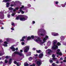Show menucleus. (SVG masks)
<instances>
[{
    "label": "nucleus",
    "mask_w": 66,
    "mask_h": 66,
    "mask_svg": "<svg viewBox=\"0 0 66 66\" xmlns=\"http://www.w3.org/2000/svg\"><path fill=\"white\" fill-rule=\"evenodd\" d=\"M51 53H52L51 50L50 49H48L46 51V53L47 54H50Z\"/></svg>",
    "instance_id": "obj_8"
},
{
    "label": "nucleus",
    "mask_w": 66,
    "mask_h": 66,
    "mask_svg": "<svg viewBox=\"0 0 66 66\" xmlns=\"http://www.w3.org/2000/svg\"><path fill=\"white\" fill-rule=\"evenodd\" d=\"M4 28L3 27H2L1 28V29H3Z\"/></svg>",
    "instance_id": "obj_58"
},
{
    "label": "nucleus",
    "mask_w": 66,
    "mask_h": 66,
    "mask_svg": "<svg viewBox=\"0 0 66 66\" xmlns=\"http://www.w3.org/2000/svg\"><path fill=\"white\" fill-rule=\"evenodd\" d=\"M24 66H28L29 64L27 63V62H26L24 64Z\"/></svg>",
    "instance_id": "obj_22"
},
{
    "label": "nucleus",
    "mask_w": 66,
    "mask_h": 66,
    "mask_svg": "<svg viewBox=\"0 0 66 66\" xmlns=\"http://www.w3.org/2000/svg\"><path fill=\"white\" fill-rule=\"evenodd\" d=\"M36 52H37V53H39L40 52H41V51H40V50H39V51H38L37 50Z\"/></svg>",
    "instance_id": "obj_26"
},
{
    "label": "nucleus",
    "mask_w": 66,
    "mask_h": 66,
    "mask_svg": "<svg viewBox=\"0 0 66 66\" xmlns=\"http://www.w3.org/2000/svg\"><path fill=\"white\" fill-rule=\"evenodd\" d=\"M24 18H21L20 16H19L16 18V20H18V19H19L20 20H21V21H25L27 19V18H28V16H27L24 15Z\"/></svg>",
    "instance_id": "obj_2"
},
{
    "label": "nucleus",
    "mask_w": 66,
    "mask_h": 66,
    "mask_svg": "<svg viewBox=\"0 0 66 66\" xmlns=\"http://www.w3.org/2000/svg\"><path fill=\"white\" fill-rule=\"evenodd\" d=\"M60 38L61 40H63L65 39V37L63 36H61L60 37Z\"/></svg>",
    "instance_id": "obj_19"
},
{
    "label": "nucleus",
    "mask_w": 66,
    "mask_h": 66,
    "mask_svg": "<svg viewBox=\"0 0 66 66\" xmlns=\"http://www.w3.org/2000/svg\"><path fill=\"white\" fill-rule=\"evenodd\" d=\"M14 5H15V4H14V5L13 4H11L10 6H13Z\"/></svg>",
    "instance_id": "obj_39"
},
{
    "label": "nucleus",
    "mask_w": 66,
    "mask_h": 66,
    "mask_svg": "<svg viewBox=\"0 0 66 66\" xmlns=\"http://www.w3.org/2000/svg\"><path fill=\"white\" fill-rule=\"evenodd\" d=\"M21 44L22 45H23L24 44V42H21Z\"/></svg>",
    "instance_id": "obj_38"
},
{
    "label": "nucleus",
    "mask_w": 66,
    "mask_h": 66,
    "mask_svg": "<svg viewBox=\"0 0 66 66\" xmlns=\"http://www.w3.org/2000/svg\"><path fill=\"white\" fill-rule=\"evenodd\" d=\"M30 49V46H26L24 48L23 51L24 52H27Z\"/></svg>",
    "instance_id": "obj_5"
},
{
    "label": "nucleus",
    "mask_w": 66,
    "mask_h": 66,
    "mask_svg": "<svg viewBox=\"0 0 66 66\" xmlns=\"http://www.w3.org/2000/svg\"><path fill=\"white\" fill-rule=\"evenodd\" d=\"M18 13H20V12H18Z\"/></svg>",
    "instance_id": "obj_59"
},
{
    "label": "nucleus",
    "mask_w": 66,
    "mask_h": 66,
    "mask_svg": "<svg viewBox=\"0 0 66 66\" xmlns=\"http://www.w3.org/2000/svg\"><path fill=\"white\" fill-rule=\"evenodd\" d=\"M28 6H29V7H31V5H30V4H28Z\"/></svg>",
    "instance_id": "obj_37"
},
{
    "label": "nucleus",
    "mask_w": 66,
    "mask_h": 66,
    "mask_svg": "<svg viewBox=\"0 0 66 66\" xmlns=\"http://www.w3.org/2000/svg\"><path fill=\"white\" fill-rule=\"evenodd\" d=\"M25 38H26V37H22V39L20 40L21 41V42H23V41H24V39Z\"/></svg>",
    "instance_id": "obj_20"
},
{
    "label": "nucleus",
    "mask_w": 66,
    "mask_h": 66,
    "mask_svg": "<svg viewBox=\"0 0 66 66\" xmlns=\"http://www.w3.org/2000/svg\"><path fill=\"white\" fill-rule=\"evenodd\" d=\"M23 7H24V6H22V7L20 8L19 10L20 12H21L22 14H24V12L22 11V10H21V9H23Z\"/></svg>",
    "instance_id": "obj_10"
},
{
    "label": "nucleus",
    "mask_w": 66,
    "mask_h": 66,
    "mask_svg": "<svg viewBox=\"0 0 66 66\" xmlns=\"http://www.w3.org/2000/svg\"><path fill=\"white\" fill-rule=\"evenodd\" d=\"M9 10H13V8H12V7H10L9 8Z\"/></svg>",
    "instance_id": "obj_27"
},
{
    "label": "nucleus",
    "mask_w": 66,
    "mask_h": 66,
    "mask_svg": "<svg viewBox=\"0 0 66 66\" xmlns=\"http://www.w3.org/2000/svg\"><path fill=\"white\" fill-rule=\"evenodd\" d=\"M2 24H4V23H1Z\"/></svg>",
    "instance_id": "obj_60"
},
{
    "label": "nucleus",
    "mask_w": 66,
    "mask_h": 66,
    "mask_svg": "<svg viewBox=\"0 0 66 66\" xmlns=\"http://www.w3.org/2000/svg\"><path fill=\"white\" fill-rule=\"evenodd\" d=\"M60 51V50L59 49H58L57 50V52H59Z\"/></svg>",
    "instance_id": "obj_49"
},
{
    "label": "nucleus",
    "mask_w": 66,
    "mask_h": 66,
    "mask_svg": "<svg viewBox=\"0 0 66 66\" xmlns=\"http://www.w3.org/2000/svg\"><path fill=\"white\" fill-rule=\"evenodd\" d=\"M49 61H50V63H53V61H52V60H50Z\"/></svg>",
    "instance_id": "obj_34"
},
{
    "label": "nucleus",
    "mask_w": 66,
    "mask_h": 66,
    "mask_svg": "<svg viewBox=\"0 0 66 66\" xmlns=\"http://www.w3.org/2000/svg\"><path fill=\"white\" fill-rule=\"evenodd\" d=\"M33 50H35V48H33Z\"/></svg>",
    "instance_id": "obj_56"
},
{
    "label": "nucleus",
    "mask_w": 66,
    "mask_h": 66,
    "mask_svg": "<svg viewBox=\"0 0 66 66\" xmlns=\"http://www.w3.org/2000/svg\"><path fill=\"white\" fill-rule=\"evenodd\" d=\"M32 60V57H30L29 58V61H31Z\"/></svg>",
    "instance_id": "obj_28"
},
{
    "label": "nucleus",
    "mask_w": 66,
    "mask_h": 66,
    "mask_svg": "<svg viewBox=\"0 0 66 66\" xmlns=\"http://www.w3.org/2000/svg\"><path fill=\"white\" fill-rule=\"evenodd\" d=\"M65 5H63V6H62V7H65Z\"/></svg>",
    "instance_id": "obj_54"
},
{
    "label": "nucleus",
    "mask_w": 66,
    "mask_h": 66,
    "mask_svg": "<svg viewBox=\"0 0 66 66\" xmlns=\"http://www.w3.org/2000/svg\"><path fill=\"white\" fill-rule=\"evenodd\" d=\"M9 1V0H3V2H6Z\"/></svg>",
    "instance_id": "obj_25"
},
{
    "label": "nucleus",
    "mask_w": 66,
    "mask_h": 66,
    "mask_svg": "<svg viewBox=\"0 0 66 66\" xmlns=\"http://www.w3.org/2000/svg\"><path fill=\"white\" fill-rule=\"evenodd\" d=\"M34 55L36 57H37V56H38V54H35Z\"/></svg>",
    "instance_id": "obj_32"
},
{
    "label": "nucleus",
    "mask_w": 66,
    "mask_h": 66,
    "mask_svg": "<svg viewBox=\"0 0 66 66\" xmlns=\"http://www.w3.org/2000/svg\"><path fill=\"white\" fill-rule=\"evenodd\" d=\"M7 62H8V61H7V60H5V63H7Z\"/></svg>",
    "instance_id": "obj_36"
},
{
    "label": "nucleus",
    "mask_w": 66,
    "mask_h": 66,
    "mask_svg": "<svg viewBox=\"0 0 66 66\" xmlns=\"http://www.w3.org/2000/svg\"><path fill=\"white\" fill-rule=\"evenodd\" d=\"M41 60H39L38 61H37V64L38 66H40L41 65Z\"/></svg>",
    "instance_id": "obj_9"
},
{
    "label": "nucleus",
    "mask_w": 66,
    "mask_h": 66,
    "mask_svg": "<svg viewBox=\"0 0 66 66\" xmlns=\"http://www.w3.org/2000/svg\"><path fill=\"white\" fill-rule=\"evenodd\" d=\"M43 34L42 33L40 34V35L41 36H44V34L46 33V30H44L43 31Z\"/></svg>",
    "instance_id": "obj_15"
},
{
    "label": "nucleus",
    "mask_w": 66,
    "mask_h": 66,
    "mask_svg": "<svg viewBox=\"0 0 66 66\" xmlns=\"http://www.w3.org/2000/svg\"><path fill=\"white\" fill-rule=\"evenodd\" d=\"M5 58H6V59H8V58H9V57L7 56H6L5 57Z\"/></svg>",
    "instance_id": "obj_46"
},
{
    "label": "nucleus",
    "mask_w": 66,
    "mask_h": 66,
    "mask_svg": "<svg viewBox=\"0 0 66 66\" xmlns=\"http://www.w3.org/2000/svg\"><path fill=\"white\" fill-rule=\"evenodd\" d=\"M18 2H19V1H16L15 2V3H18Z\"/></svg>",
    "instance_id": "obj_50"
},
{
    "label": "nucleus",
    "mask_w": 66,
    "mask_h": 66,
    "mask_svg": "<svg viewBox=\"0 0 66 66\" xmlns=\"http://www.w3.org/2000/svg\"><path fill=\"white\" fill-rule=\"evenodd\" d=\"M51 42L49 41L48 42L47 44V45H48L49 44L50 45V44H51Z\"/></svg>",
    "instance_id": "obj_33"
},
{
    "label": "nucleus",
    "mask_w": 66,
    "mask_h": 66,
    "mask_svg": "<svg viewBox=\"0 0 66 66\" xmlns=\"http://www.w3.org/2000/svg\"><path fill=\"white\" fill-rule=\"evenodd\" d=\"M41 31H42V29H39L38 31V34H39V33H40V32H41Z\"/></svg>",
    "instance_id": "obj_23"
},
{
    "label": "nucleus",
    "mask_w": 66,
    "mask_h": 66,
    "mask_svg": "<svg viewBox=\"0 0 66 66\" xmlns=\"http://www.w3.org/2000/svg\"><path fill=\"white\" fill-rule=\"evenodd\" d=\"M18 9H19V8L17 7L15 9L13 10V11L12 12V14H11V16H14L15 15V12L16 10H18Z\"/></svg>",
    "instance_id": "obj_7"
},
{
    "label": "nucleus",
    "mask_w": 66,
    "mask_h": 66,
    "mask_svg": "<svg viewBox=\"0 0 66 66\" xmlns=\"http://www.w3.org/2000/svg\"><path fill=\"white\" fill-rule=\"evenodd\" d=\"M25 13H27L28 12V10H26L25 11Z\"/></svg>",
    "instance_id": "obj_53"
},
{
    "label": "nucleus",
    "mask_w": 66,
    "mask_h": 66,
    "mask_svg": "<svg viewBox=\"0 0 66 66\" xmlns=\"http://www.w3.org/2000/svg\"><path fill=\"white\" fill-rule=\"evenodd\" d=\"M58 3H59V2H58L56 1V2H55V4H58Z\"/></svg>",
    "instance_id": "obj_41"
},
{
    "label": "nucleus",
    "mask_w": 66,
    "mask_h": 66,
    "mask_svg": "<svg viewBox=\"0 0 66 66\" xmlns=\"http://www.w3.org/2000/svg\"><path fill=\"white\" fill-rule=\"evenodd\" d=\"M20 52H23V51H22V50H20Z\"/></svg>",
    "instance_id": "obj_47"
},
{
    "label": "nucleus",
    "mask_w": 66,
    "mask_h": 66,
    "mask_svg": "<svg viewBox=\"0 0 66 66\" xmlns=\"http://www.w3.org/2000/svg\"><path fill=\"white\" fill-rule=\"evenodd\" d=\"M56 63H57V64H59V62L58 61H57Z\"/></svg>",
    "instance_id": "obj_55"
},
{
    "label": "nucleus",
    "mask_w": 66,
    "mask_h": 66,
    "mask_svg": "<svg viewBox=\"0 0 66 66\" xmlns=\"http://www.w3.org/2000/svg\"><path fill=\"white\" fill-rule=\"evenodd\" d=\"M60 60H63V58H60Z\"/></svg>",
    "instance_id": "obj_57"
},
{
    "label": "nucleus",
    "mask_w": 66,
    "mask_h": 66,
    "mask_svg": "<svg viewBox=\"0 0 66 66\" xmlns=\"http://www.w3.org/2000/svg\"><path fill=\"white\" fill-rule=\"evenodd\" d=\"M57 40H54L52 42L53 46L52 47V49L55 50L56 49H57L58 48L57 46L56 45V44L57 42Z\"/></svg>",
    "instance_id": "obj_3"
},
{
    "label": "nucleus",
    "mask_w": 66,
    "mask_h": 66,
    "mask_svg": "<svg viewBox=\"0 0 66 66\" xmlns=\"http://www.w3.org/2000/svg\"><path fill=\"white\" fill-rule=\"evenodd\" d=\"M52 65L53 66H55V64L54 63H53L52 64Z\"/></svg>",
    "instance_id": "obj_42"
},
{
    "label": "nucleus",
    "mask_w": 66,
    "mask_h": 66,
    "mask_svg": "<svg viewBox=\"0 0 66 66\" xmlns=\"http://www.w3.org/2000/svg\"><path fill=\"white\" fill-rule=\"evenodd\" d=\"M61 63H63V62H61Z\"/></svg>",
    "instance_id": "obj_61"
},
{
    "label": "nucleus",
    "mask_w": 66,
    "mask_h": 66,
    "mask_svg": "<svg viewBox=\"0 0 66 66\" xmlns=\"http://www.w3.org/2000/svg\"><path fill=\"white\" fill-rule=\"evenodd\" d=\"M14 45L12 46L11 47H10V49H12L13 51H15L16 50V51L18 50V48H16V49L14 48Z\"/></svg>",
    "instance_id": "obj_6"
},
{
    "label": "nucleus",
    "mask_w": 66,
    "mask_h": 66,
    "mask_svg": "<svg viewBox=\"0 0 66 66\" xmlns=\"http://www.w3.org/2000/svg\"><path fill=\"white\" fill-rule=\"evenodd\" d=\"M14 64H16L17 66H20L21 65L20 64H19V62H16V61H14Z\"/></svg>",
    "instance_id": "obj_14"
},
{
    "label": "nucleus",
    "mask_w": 66,
    "mask_h": 66,
    "mask_svg": "<svg viewBox=\"0 0 66 66\" xmlns=\"http://www.w3.org/2000/svg\"><path fill=\"white\" fill-rule=\"evenodd\" d=\"M4 44H5L3 45L4 46H5V47H7V43L6 42H4Z\"/></svg>",
    "instance_id": "obj_16"
},
{
    "label": "nucleus",
    "mask_w": 66,
    "mask_h": 66,
    "mask_svg": "<svg viewBox=\"0 0 66 66\" xmlns=\"http://www.w3.org/2000/svg\"><path fill=\"white\" fill-rule=\"evenodd\" d=\"M56 54L58 55H62V53L61 52H57L56 53Z\"/></svg>",
    "instance_id": "obj_17"
},
{
    "label": "nucleus",
    "mask_w": 66,
    "mask_h": 66,
    "mask_svg": "<svg viewBox=\"0 0 66 66\" xmlns=\"http://www.w3.org/2000/svg\"><path fill=\"white\" fill-rule=\"evenodd\" d=\"M0 14H2V16H1V17H3L2 19H3L4 18V14H3L1 13V12H0Z\"/></svg>",
    "instance_id": "obj_24"
},
{
    "label": "nucleus",
    "mask_w": 66,
    "mask_h": 66,
    "mask_svg": "<svg viewBox=\"0 0 66 66\" xmlns=\"http://www.w3.org/2000/svg\"><path fill=\"white\" fill-rule=\"evenodd\" d=\"M30 66H35V64H33L32 65H30Z\"/></svg>",
    "instance_id": "obj_35"
},
{
    "label": "nucleus",
    "mask_w": 66,
    "mask_h": 66,
    "mask_svg": "<svg viewBox=\"0 0 66 66\" xmlns=\"http://www.w3.org/2000/svg\"><path fill=\"white\" fill-rule=\"evenodd\" d=\"M9 4L10 3H6V6L7 7H9V6H10Z\"/></svg>",
    "instance_id": "obj_21"
},
{
    "label": "nucleus",
    "mask_w": 66,
    "mask_h": 66,
    "mask_svg": "<svg viewBox=\"0 0 66 66\" xmlns=\"http://www.w3.org/2000/svg\"><path fill=\"white\" fill-rule=\"evenodd\" d=\"M52 56L53 57V60H56V58H54V57H55V55L54 54H53Z\"/></svg>",
    "instance_id": "obj_18"
},
{
    "label": "nucleus",
    "mask_w": 66,
    "mask_h": 66,
    "mask_svg": "<svg viewBox=\"0 0 66 66\" xmlns=\"http://www.w3.org/2000/svg\"><path fill=\"white\" fill-rule=\"evenodd\" d=\"M34 1H35V0H34Z\"/></svg>",
    "instance_id": "obj_64"
},
{
    "label": "nucleus",
    "mask_w": 66,
    "mask_h": 66,
    "mask_svg": "<svg viewBox=\"0 0 66 66\" xmlns=\"http://www.w3.org/2000/svg\"><path fill=\"white\" fill-rule=\"evenodd\" d=\"M11 61H12V59H10L9 60V63L10 64H11Z\"/></svg>",
    "instance_id": "obj_31"
},
{
    "label": "nucleus",
    "mask_w": 66,
    "mask_h": 66,
    "mask_svg": "<svg viewBox=\"0 0 66 66\" xmlns=\"http://www.w3.org/2000/svg\"><path fill=\"white\" fill-rule=\"evenodd\" d=\"M32 23L33 24H34V23H35V21H32Z\"/></svg>",
    "instance_id": "obj_44"
},
{
    "label": "nucleus",
    "mask_w": 66,
    "mask_h": 66,
    "mask_svg": "<svg viewBox=\"0 0 66 66\" xmlns=\"http://www.w3.org/2000/svg\"><path fill=\"white\" fill-rule=\"evenodd\" d=\"M48 36H45V37L43 39V42L42 40L39 39L38 38L37 39H34V40L36 42H37V43H39V44H40V45H42L43 44L45 43V42H46V40L48 38Z\"/></svg>",
    "instance_id": "obj_1"
},
{
    "label": "nucleus",
    "mask_w": 66,
    "mask_h": 66,
    "mask_svg": "<svg viewBox=\"0 0 66 66\" xmlns=\"http://www.w3.org/2000/svg\"><path fill=\"white\" fill-rule=\"evenodd\" d=\"M57 44L58 46H61V44L59 42L57 43Z\"/></svg>",
    "instance_id": "obj_30"
},
{
    "label": "nucleus",
    "mask_w": 66,
    "mask_h": 66,
    "mask_svg": "<svg viewBox=\"0 0 66 66\" xmlns=\"http://www.w3.org/2000/svg\"><path fill=\"white\" fill-rule=\"evenodd\" d=\"M11 29L12 30H14V28H11Z\"/></svg>",
    "instance_id": "obj_48"
},
{
    "label": "nucleus",
    "mask_w": 66,
    "mask_h": 66,
    "mask_svg": "<svg viewBox=\"0 0 66 66\" xmlns=\"http://www.w3.org/2000/svg\"><path fill=\"white\" fill-rule=\"evenodd\" d=\"M34 36H31V37H28L27 38V40H29L31 38H32V39H33L34 38Z\"/></svg>",
    "instance_id": "obj_13"
},
{
    "label": "nucleus",
    "mask_w": 66,
    "mask_h": 66,
    "mask_svg": "<svg viewBox=\"0 0 66 66\" xmlns=\"http://www.w3.org/2000/svg\"><path fill=\"white\" fill-rule=\"evenodd\" d=\"M12 26H13L14 27H15V26H14V23H12Z\"/></svg>",
    "instance_id": "obj_40"
},
{
    "label": "nucleus",
    "mask_w": 66,
    "mask_h": 66,
    "mask_svg": "<svg viewBox=\"0 0 66 66\" xmlns=\"http://www.w3.org/2000/svg\"><path fill=\"white\" fill-rule=\"evenodd\" d=\"M35 37H37L36 36H35Z\"/></svg>",
    "instance_id": "obj_62"
},
{
    "label": "nucleus",
    "mask_w": 66,
    "mask_h": 66,
    "mask_svg": "<svg viewBox=\"0 0 66 66\" xmlns=\"http://www.w3.org/2000/svg\"><path fill=\"white\" fill-rule=\"evenodd\" d=\"M36 61H37V60H36V61L35 62H36Z\"/></svg>",
    "instance_id": "obj_63"
},
{
    "label": "nucleus",
    "mask_w": 66,
    "mask_h": 66,
    "mask_svg": "<svg viewBox=\"0 0 66 66\" xmlns=\"http://www.w3.org/2000/svg\"><path fill=\"white\" fill-rule=\"evenodd\" d=\"M43 53H42L38 55V57L39 58H40V59H42V57H43Z\"/></svg>",
    "instance_id": "obj_12"
},
{
    "label": "nucleus",
    "mask_w": 66,
    "mask_h": 66,
    "mask_svg": "<svg viewBox=\"0 0 66 66\" xmlns=\"http://www.w3.org/2000/svg\"><path fill=\"white\" fill-rule=\"evenodd\" d=\"M15 54H18L20 56H22L23 57H24V55L22 53H20L19 52L15 51L13 53L12 55V56H15Z\"/></svg>",
    "instance_id": "obj_4"
},
{
    "label": "nucleus",
    "mask_w": 66,
    "mask_h": 66,
    "mask_svg": "<svg viewBox=\"0 0 66 66\" xmlns=\"http://www.w3.org/2000/svg\"><path fill=\"white\" fill-rule=\"evenodd\" d=\"M52 35H53V36H55L59 35V34L58 33L55 32H53L52 33Z\"/></svg>",
    "instance_id": "obj_11"
},
{
    "label": "nucleus",
    "mask_w": 66,
    "mask_h": 66,
    "mask_svg": "<svg viewBox=\"0 0 66 66\" xmlns=\"http://www.w3.org/2000/svg\"><path fill=\"white\" fill-rule=\"evenodd\" d=\"M28 55H27L26 56H29V55H31V52H29L28 53Z\"/></svg>",
    "instance_id": "obj_29"
},
{
    "label": "nucleus",
    "mask_w": 66,
    "mask_h": 66,
    "mask_svg": "<svg viewBox=\"0 0 66 66\" xmlns=\"http://www.w3.org/2000/svg\"><path fill=\"white\" fill-rule=\"evenodd\" d=\"M2 55H3V54H2L1 53H0V56H2ZM1 58L0 57V60H1Z\"/></svg>",
    "instance_id": "obj_43"
},
{
    "label": "nucleus",
    "mask_w": 66,
    "mask_h": 66,
    "mask_svg": "<svg viewBox=\"0 0 66 66\" xmlns=\"http://www.w3.org/2000/svg\"><path fill=\"white\" fill-rule=\"evenodd\" d=\"M63 61L64 62H66V60H64Z\"/></svg>",
    "instance_id": "obj_51"
},
{
    "label": "nucleus",
    "mask_w": 66,
    "mask_h": 66,
    "mask_svg": "<svg viewBox=\"0 0 66 66\" xmlns=\"http://www.w3.org/2000/svg\"><path fill=\"white\" fill-rule=\"evenodd\" d=\"M48 48V47H47V46H45V49H47Z\"/></svg>",
    "instance_id": "obj_52"
},
{
    "label": "nucleus",
    "mask_w": 66,
    "mask_h": 66,
    "mask_svg": "<svg viewBox=\"0 0 66 66\" xmlns=\"http://www.w3.org/2000/svg\"><path fill=\"white\" fill-rule=\"evenodd\" d=\"M8 18H10V15L9 14L8 15Z\"/></svg>",
    "instance_id": "obj_45"
}]
</instances>
